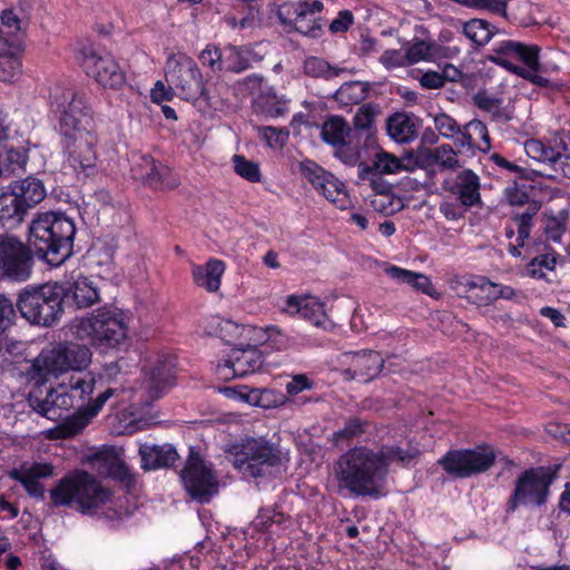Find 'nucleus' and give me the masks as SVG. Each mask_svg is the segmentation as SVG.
<instances>
[{"instance_id": "13d9d810", "label": "nucleus", "mask_w": 570, "mask_h": 570, "mask_svg": "<svg viewBox=\"0 0 570 570\" xmlns=\"http://www.w3.org/2000/svg\"><path fill=\"white\" fill-rule=\"evenodd\" d=\"M377 115V109L371 104L361 106L353 117V124L356 129L370 130Z\"/></svg>"}, {"instance_id": "338daca9", "label": "nucleus", "mask_w": 570, "mask_h": 570, "mask_svg": "<svg viewBox=\"0 0 570 570\" xmlns=\"http://www.w3.org/2000/svg\"><path fill=\"white\" fill-rule=\"evenodd\" d=\"M504 198L511 206H522L528 202L529 196L523 187L514 183L505 188Z\"/></svg>"}, {"instance_id": "2eb2a0df", "label": "nucleus", "mask_w": 570, "mask_h": 570, "mask_svg": "<svg viewBox=\"0 0 570 570\" xmlns=\"http://www.w3.org/2000/svg\"><path fill=\"white\" fill-rule=\"evenodd\" d=\"M299 167L305 179L328 202L341 209L348 206L350 198L345 186L333 174L324 170L312 160L302 161Z\"/></svg>"}, {"instance_id": "bb28decb", "label": "nucleus", "mask_w": 570, "mask_h": 570, "mask_svg": "<svg viewBox=\"0 0 570 570\" xmlns=\"http://www.w3.org/2000/svg\"><path fill=\"white\" fill-rule=\"evenodd\" d=\"M8 187L17 196L27 212L41 203L47 195L42 180L33 176L12 180Z\"/></svg>"}, {"instance_id": "c756f323", "label": "nucleus", "mask_w": 570, "mask_h": 570, "mask_svg": "<svg viewBox=\"0 0 570 570\" xmlns=\"http://www.w3.org/2000/svg\"><path fill=\"white\" fill-rule=\"evenodd\" d=\"M524 150L530 158L551 165L562 164V160L568 158L567 148L562 140H556V145L550 146L538 139H529L524 142Z\"/></svg>"}, {"instance_id": "cd10ccee", "label": "nucleus", "mask_w": 570, "mask_h": 570, "mask_svg": "<svg viewBox=\"0 0 570 570\" xmlns=\"http://www.w3.org/2000/svg\"><path fill=\"white\" fill-rule=\"evenodd\" d=\"M455 145L461 149H478L488 153L491 149V140L487 126L479 119L469 121L462 128L461 136L455 140Z\"/></svg>"}, {"instance_id": "5fc2aeb1", "label": "nucleus", "mask_w": 570, "mask_h": 570, "mask_svg": "<svg viewBox=\"0 0 570 570\" xmlns=\"http://www.w3.org/2000/svg\"><path fill=\"white\" fill-rule=\"evenodd\" d=\"M336 98L344 104H355L365 97V87L361 81L343 83L335 94Z\"/></svg>"}, {"instance_id": "ddd939ff", "label": "nucleus", "mask_w": 570, "mask_h": 570, "mask_svg": "<svg viewBox=\"0 0 570 570\" xmlns=\"http://www.w3.org/2000/svg\"><path fill=\"white\" fill-rule=\"evenodd\" d=\"M552 476L544 468H532L523 472L515 481V487L508 501L509 510L519 507H540L546 503Z\"/></svg>"}, {"instance_id": "393cba45", "label": "nucleus", "mask_w": 570, "mask_h": 570, "mask_svg": "<svg viewBox=\"0 0 570 570\" xmlns=\"http://www.w3.org/2000/svg\"><path fill=\"white\" fill-rule=\"evenodd\" d=\"M252 325H239L230 320L220 316H212L206 324V332L217 336L228 344H236L242 338L250 341L253 334Z\"/></svg>"}, {"instance_id": "ea45409f", "label": "nucleus", "mask_w": 570, "mask_h": 570, "mask_svg": "<svg viewBox=\"0 0 570 570\" xmlns=\"http://www.w3.org/2000/svg\"><path fill=\"white\" fill-rule=\"evenodd\" d=\"M559 255L547 252L533 257L525 266V275L546 283H551L549 275L554 273Z\"/></svg>"}, {"instance_id": "bf43d9fd", "label": "nucleus", "mask_w": 570, "mask_h": 570, "mask_svg": "<svg viewBox=\"0 0 570 570\" xmlns=\"http://www.w3.org/2000/svg\"><path fill=\"white\" fill-rule=\"evenodd\" d=\"M199 60L203 66L210 68L212 70H222L225 68L224 63V50L220 51L215 46H207L199 55Z\"/></svg>"}, {"instance_id": "dca6fc26", "label": "nucleus", "mask_w": 570, "mask_h": 570, "mask_svg": "<svg viewBox=\"0 0 570 570\" xmlns=\"http://www.w3.org/2000/svg\"><path fill=\"white\" fill-rule=\"evenodd\" d=\"M282 312L299 316L317 328L330 331L334 323L330 318L325 303L312 295H288L284 298Z\"/></svg>"}, {"instance_id": "423d86ee", "label": "nucleus", "mask_w": 570, "mask_h": 570, "mask_svg": "<svg viewBox=\"0 0 570 570\" xmlns=\"http://www.w3.org/2000/svg\"><path fill=\"white\" fill-rule=\"evenodd\" d=\"M75 328L78 338L95 346L114 348L128 337L129 316L119 308L102 307L79 320Z\"/></svg>"}, {"instance_id": "0eeeda50", "label": "nucleus", "mask_w": 570, "mask_h": 570, "mask_svg": "<svg viewBox=\"0 0 570 570\" xmlns=\"http://www.w3.org/2000/svg\"><path fill=\"white\" fill-rule=\"evenodd\" d=\"M234 450L230 462L244 476L267 475L286 460L277 446L262 438L247 439Z\"/></svg>"}, {"instance_id": "412c9836", "label": "nucleus", "mask_w": 570, "mask_h": 570, "mask_svg": "<svg viewBox=\"0 0 570 570\" xmlns=\"http://www.w3.org/2000/svg\"><path fill=\"white\" fill-rule=\"evenodd\" d=\"M55 475V466L48 462H23L19 468L12 470L9 476L20 482L27 493L37 499H43L45 488L41 479Z\"/></svg>"}, {"instance_id": "4d7b16f0", "label": "nucleus", "mask_w": 570, "mask_h": 570, "mask_svg": "<svg viewBox=\"0 0 570 570\" xmlns=\"http://www.w3.org/2000/svg\"><path fill=\"white\" fill-rule=\"evenodd\" d=\"M535 210H527L521 215H517L512 218L517 227V242L519 246H524L525 240L530 237L531 229L533 227V216Z\"/></svg>"}, {"instance_id": "6e6d98bb", "label": "nucleus", "mask_w": 570, "mask_h": 570, "mask_svg": "<svg viewBox=\"0 0 570 570\" xmlns=\"http://www.w3.org/2000/svg\"><path fill=\"white\" fill-rule=\"evenodd\" d=\"M383 271L395 283L401 285H409L414 291H416V283L419 281L417 277L422 276V273H416L395 265H385Z\"/></svg>"}, {"instance_id": "680f3d73", "label": "nucleus", "mask_w": 570, "mask_h": 570, "mask_svg": "<svg viewBox=\"0 0 570 570\" xmlns=\"http://www.w3.org/2000/svg\"><path fill=\"white\" fill-rule=\"evenodd\" d=\"M469 207L463 205L458 197L444 198L440 205V212L450 220L462 218Z\"/></svg>"}, {"instance_id": "1a4fd4ad", "label": "nucleus", "mask_w": 570, "mask_h": 570, "mask_svg": "<svg viewBox=\"0 0 570 570\" xmlns=\"http://www.w3.org/2000/svg\"><path fill=\"white\" fill-rule=\"evenodd\" d=\"M165 79L181 99L194 101L203 97L209 105L214 98L205 88L203 75L193 58L184 52L171 53L165 63Z\"/></svg>"}, {"instance_id": "7ed1b4c3", "label": "nucleus", "mask_w": 570, "mask_h": 570, "mask_svg": "<svg viewBox=\"0 0 570 570\" xmlns=\"http://www.w3.org/2000/svg\"><path fill=\"white\" fill-rule=\"evenodd\" d=\"M60 104L59 135L63 166L77 176L96 171L98 135L95 115L83 95L67 91Z\"/></svg>"}, {"instance_id": "b1692460", "label": "nucleus", "mask_w": 570, "mask_h": 570, "mask_svg": "<svg viewBox=\"0 0 570 570\" xmlns=\"http://www.w3.org/2000/svg\"><path fill=\"white\" fill-rule=\"evenodd\" d=\"M323 10L321 1L308 3L306 1L298 2L294 8L295 18L292 21L293 27L299 33L316 38L321 35L322 24L320 13Z\"/></svg>"}, {"instance_id": "f704fd0d", "label": "nucleus", "mask_w": 570, "mask_h": 570, "mask_svg": "<svg viewBox=\"0 0 570 570\" xmlns=\"http://www.w3.org/2000/svg\"><path fill=\"white\" fill-rule=\"evenodd\" d=\"M21 46L0 39V81L11 82L21 72V62L18 52Z\"/></svg>"}, {"instance_id": "69168bd1", "label": "nucleus", "mask_w": 570, "mask_h": 570, "mask_svg": "<svg viewBox=\"0 0 570 570\" xmlns=\"http://www.w3.org/2000/svg\"><path fill=\"white\" fill-rule=\"evenodd\" d=\"M175 88L168 83V86L161 81L158 80L155 82L151 91H150V98L151 101L155 104H163L165 101H170L175 95Z\"/></svg>"}, {"instance_id": "f8f14e48", "label": "nucleus", "mask_w": 570, "mask_h": 570, "mask_svg": "<svg viewBox=\"0 0 570 570\" xmlns=\"http://www.w3.org/2000/svg\"><path fill=\"white\" fill-rule=\"evenodd\" d=\"M180 479L186 492L199 503L209 502L218 493L219 479L213 465L194 451L180 471Z\"/></svg>"}, {"instance_id": "603ef678", "label": "nucleus", "mask_w": 570, "mask_h": 570, "mask_svg": "<svg viewBox=\"0 0 570 570\" xmlns=\"http://www.w3.org/2000/svg\"><path fill=\"white\" fill-rule=\"evenodd\" d=\"M257 132L266 145L273 149H282L289 137L288 130L272 126L257 127Z\"/></svg>"}, {"instance_id": "3c124183", "label": "nucleus", "mask_w": 570, "mask_h": 570, "mask_svg": "<svg viewBox=\"0 0 570 570\" xmlns=\"http://www.w3.org/2000/svg\"><path fill=\"white\" fill-rule=\"evenodd\" d=\"M540 48L537 45H525L515 41L513 62H521V68H532L539 66Z\"/></svg>"}, {"instance_id": "4c0bfd02", "label": "nucleus", "mask_w": 570, "mask_h": 570, "mask_svg": "<svg viewBox=\"0 0 570 570\" xmlns=\"http://www.w3.org/2000/svg\"><path fill=\"white\" fill-rule=\"evenodd\" d=\"M387 135L396 142L412 141L416 136L413 118L405 112H396L386 120Z\"/></svg>"}, {"instance_id": "774afa93", "label": "nucleus", "mask_w": 570, "mask_h": 570, "mask_svg": "<svg viewBox=\"0 0 570 570\" xmlns=\"http://www.w3.org/2000/svg\"><path fill=\"white\" fill-rule=\"evenodd\" d=\"M14 308L12 303L0 295V335L12 324Z\"/></svg>"}, {"instance_id": "f3484780", "label": "nucleus", "mask_w": 570, "mask_h": 570, "mask_svg": "<svg viewBox=\"0 0 570 570\" xmlns=\"http://www.w3.org/2000/svg\"><path fill=\"white\" fill-rule=\"evenodd\" d=\"M342 375L345 380L367 383L375 379L383 368L384 360L374 351L347 352L341 356Z\"/></svg>"}, {"instance_id": "8fccbe9b", "label": "nucleus", "mask_w": 570, "mask_h": 570, "mask_svg": "<svg viewBox=\"0 0 570 570\" xmlns=\"http://www.w3.org/2000/svg\"><path fill=\"white\" fill-rule=\"evenodd\" d=\"M430 158L442 170H455L460 168V160L455 150L450 145H441L430 151Z\"/></svg>"}, {"instance_id": "9d476101", "label": "nucleus", "mask_w": 570, "mask_h": 570, "mask_svg": "<svg viewBox=\"0 0 570 570\" xmlns=\"http://www.w3.org/2000/svg\"><path fill=\"white\" fill-rule=\"evenodd\" d=\"M498 452L488 444L481 443L471 449L448 451L438 463L454 479H468L489 471L497 461Z\"/></svg>"}, {"instance_id": "7c9ffc66", "label": "nucleus", "mask_w": 570, "mask_h": 570, "mask_svg": "<svg viewBox=\"0 0 570 570\" xmlns=\"http://www.w3.org/2000/svg\"><path fill=\"white\" fill-rule=\"evenodd\" d=\"M112 394V389L106 390L105 392L100 393L92 402H89L83 409L82 413L67 421L62 426L65 435L70 436L80 433L87 426L89 421L96 416L98 412L104 407Z\"/></svg>"}, {"instance_id": "f03ea898", "label": "nucleus", "mask_w": 570, "mask_h": 570, "mask_svg": "<svg viewBox=\"0 0 570 570\" xmlns=\"http://www.w3.org/2000/svg\"><path fill=\"white\" fill-rule=\"evenodd\" d=\"M420 455L417 446L383 445L379 450L354 446L335 461L333 475L343 495L379 498L383 494L390 465L407 466Z\"/></svg>"}, {"instance_id": "20e7f679", "label": "nucleus", "mask_w": 570, "mask_h": 570, "mask_svg": "<svg viewBox=\"0 0 570 570\" xmlns=\"http://www.w3.org/2000/svg\"><path fill=\"white\" fill-rule=\"evenodd\" d=\"M50 499L55 505L72 507L83 513L106 508L105 514L110 520L129 514L120 500H115L110 491L86 471H76L61 479L51 489Z\"/></svg>"}, {"instance_id": "79ce46f5", "label": "nucleus", "mask_w": 570, "mask_h": 570, "mask_svg": "<svg viewBox=\"0 0 570 570\" xmlns=\"http://www.w3.org/2000/svg\"><path fill=\"white\" fill-rule=\"evenodd\" d=\"M304 71L312 77L333 79L342 75H352L354 69L331 66L322 58L309 57L304 62Z\"/></svg>"}, {"instance_id": "37998d69", "label": "nucleus", "mask_w": 570, "mask_h": 570, "mask_svg": "<svg viewBox=\"0 0 570 570\" xmlns=\"http://www.w3.org/2000/svg\"><path fill=\"white\" fill-rule=\"evenodd\" d=\"M374 189L377 193L371 200V204L376 212L391 215L402 209V199L394 196L386 184L376 183V188Z\"/></svg>"}, {"instance_id": "58836bf2", "label": "nucleus", "mask_w": 570, "mask_h": 570, "mask_svg": "<svg viewBox=\"0 0 570 570\" xmlns=\"http://www.w3.org/2000/svg\"><path fill=\"white\" fill-rule=\"evenodd\" d=\"M456 197L465 206L471 207L480 200L479 177L470 169H465L456 178Z\"/></svg>"}, {"instance_id": "de8ad7c7", "label": "nucleus", "mask_w": 570, "mask_h": 570, "mask_svg": "<svg viewBox=\"0 0 570 570\" xmlns=\"http://www.w3.org/2000/svg\"><path fill=\"white\" fill-rule=\"evenodd\" d=\"M21 21L18 14L11 10H3L0 14V39L16 42L20 46Z\"/></svg>"}, {"instance_id": "a18cd8bd", "label": "nucleus", "mask_w": 570, "mask_h": 570, "mask_svg": "<svg viewBox=\"0 0 570 570\" xmlns=\"http://www.w3.org/2000/svg\"><path fill=\"white\" fill-rule=\"evenodd\" d=\"M96 460L104 462L106 465V474L119 481H130L131 473L129 468L124 461L116 455L114 451L100 452L97 454Z\"/></svg>"}, {"instance_id": "aec40b11", "label": "nucleus", "mask_w": 570, "mask_h": 570, "mask_svg": "<svg viewBox=\"0 0 570 570\" xmlns=\"http://www.w3.org/2000/svg\"><path fill=\"white\" fill-rule=\"evenodd\" d=\"M365 145L373 150L374 160L372 166H368L366 163L358 165V178L370 180L373 188H376V183H379V178H374L377 174L393 175L402 170H410L404 160L380 149L370 136Z\"/></svg>"}, {"instance_id": "f257e3e1", "label": "nucleus", "mask_w": 570, "mask_h": 570, "mask_svg": "<svg viewBox=\"0 0 570 570\" xmlns=\"http://www.w3.org/2000/svg\"><path fill=\"white\" fill-rule=\"evenodd\" d=\"M91 362V351L86 345L66 344L42 351L32 362L29 375L33 380L49 381L51 377L72 371L68 381H62L57 387L47 392L46 399L40 397V391L29 394L30 406L49 420L63 419L62 411L72 407L82 409L86 400L92 394L95 376L82 373Z\"/></svg>"}, {"instance_id": "72a5a7b5", "label": "nucleus", "mask_w": 570, "mask_h": 570, "mask_svg": "<svg viewBox=\"0 0 570 570\" xmlns=\"http://www.w3.org/2000/svg\"><path fill=\"white\" fill-rule=\"evenodd\" d=\"M262 59V56L255 52L253 47H237L229 45L224 48L225 69L234 72H242L248 69L254 62Z\"/></svg>"}, {"instance_id": "9b49d317", "label": "nucleus", "mask_w": 570, "mask_h": 570, "mask_svg": "<svg viewBox=\"0 0 570 570\" xmlns=\"http://www.w3.org/2000/svg\"><path fill=\"white\" fill-rule=\"evenodd\" d=\"M77 60L86 75L106 89L120 90L127 83L126 72L109 52L83 46L77 53Z\"/></svg>"}, {"instance_id": "0e129e2a", "label": "nucleus", "mask_w": 570, "mask_h": 570, "mask_svg": "<svg viewBox=\"0 0 570 570\" xmlns=\"http://www.w3.org/2000/svg\"><path fill=\"white\" fill-rule=\"evenodd\" d=\"M380 62L386 69H394L407 66L405 52L397 49L385 50L380 57Z\"/></svg>"}, {"instance_id": "4be33fe9", "label": "nucleus", "mask_w": 570, "mask_h": 570, "mask_svg": "<svg viewBox=\"0 0 570 570\" xmlns=\"http://www.w3.org/2000/svg\"><path fill=\"white\" fill-rule=\"evenodd\" d=\"M61 302L78 308H85L99 301V289L88 277L78 275L69 281L58 283Z\"/></svg>"}, {"instance_id": "052dcab7", "label": "nucleus", "mask_w": 570, "mask_h": 570, "mask_svg": "<svg viewBox=\"0 0 570 570\" xmlns=\"http://www.w3.org/2000/svg\"><path fill=\"white\" fill-rule=\"evenodd\" d=\"M335 156L341 159L345 165L347 166H357L361 163H364L362 160L361 150L351 146L350 144H346L343 141L342 144L335 146Z\"/></svg>"}, {"instance_id": "e433bc0d", "label": "nucleus", "mask_w": 570, "mask_h": 570, "mask_svg": "<svg viewBox=\"0 0 570 570\" xmlns=\"http://www.w3.org/2000/svg\"><path fill=\"white\" fill-rule=\"evenodd\" d=\"M466 297L479 306H488L497 301V283L484 276H478L466 282Z\"/></svg>"}, {"instance_id": "c9c22d12", "label": "nucleus", "mask_w": 570, "mask_h": 570, "mask_svg": "<svg viewBox=\"0 0 570 570\" xmlns=\"http://www.w3.org/2000/svg\"><path fill=\"white\" fill-rule=\"evenodd\" d=\"M250 341L254 344H267L275 351H286L294 344V340L276 325L254 326Z\"/></svg>"}, {"instance_id": "473e14b6", "label": "nucleus", "mask_w": 570, "mask_h": 570, "mask_svg": "<svg viewBox=\"0 0 570 570\" xmlns=\"http://www.w3.org/2000/svg\"><path fill=\"white\" fill-rule=\"evenodd\" d=\"M407 66L440 59V46L432 40L413 38L404 47Z\"/></svg>"}, {"instance_id": "2f4dec72", "label": "nucleus", "mask_w": 570, "mask_h": 570, "mask_svg": "<svg viewBox=\"0 0 570 570\" xmlns=\"http://www.w3.org/2000/svg\"><path fill=\"white\" fill-rule=\"evenodd\" d=\"M27 213L8 186L0 190V224L9 227L17 226L24 220Z\"/></svg>"}, {"instance_id": "864d4df0", "label": "nucleus", "mask_w": 570, "mask_h": 570, "mask_svg": "<svg viewBox=\"0 0 570 570\" xmlns=\"http://www.w3.org/2000/svg\"><path fill=\"white\" fill-rule=\"evenodd\" d=\"M234 169L242 178L250 181H261L262 175L257 163L246 159L244 156L235 155L233 157Z\"/></svg>"}, {"instance_id": "a211bd4d", "label": "nucleus", "mask_w": 570, "mask_h": 570, "mask_svg": "<svg viewBox=\"0 0 570 570\" xmlns=\"http://www.w3.org/2000/svg\"><path fill=\"white\" fill-rule=\"evenodd\" d=\"M263 364L258 350L247 345L245 348H233L224 362L217 364V373L224 380L243 377L256 372Z\"/></svg>"}, {"instance_id": "a878e982", "label": "nucleus", "mask_w": 570, "mask_h": 570, "mask_svg": "<svg viewBox=\"0 0 570 570\" xmlns=\"http://www.w3.org/2000/svg\"><path fill=\"white\" fill-rule=\"evenodd\" d=\"M225 269V263L217 258H210L204 265L193 264V281L198 287L209 293H216L220 287Z\"/></svg>"}, {"instance_id": "4468645a", "label": "nucleus", "mask_w": 570, "mask_h": 570, "mask_svg": "<svg viewBox=\"0 0 570 570\" xmlns=\"http://www.w3.org/2000/svg\"><path fill=\"white\" fill-rule=\"evenodd\" d=\"M31 254L16 236L0 235V276L24 281L30 276Z\"/></svg>"}, {"instance_id": "49530a36", "label": "nucleus", "mask_w": 570, "mask_h": 570, "mask_svg": "<svg viewBox=\"0 0 570 570\" xmlns=\"http://www.w3.org/2000/svg\"><path fill=\"white\" fill-rule=\"evenodd\" d=\"M350 131L348 124L342 117H332L323 124L322 138L335 147L345 141Z\"/></svg>"}, {"instance_id": "6e6552de", "label": "nucleus", "mask_w": 570, "mask_h": 570, "mask_svg": "<svg viewBox=\"0 0 570 570\" xmlns=\"http://www.w3.org/2000/svg\"><path fill=\"white\" fill-rule=\"evenodd\" d=\"M61 289L58 283H47L29 287L20 293L17 306L21 315L31 324L53 325L62 313Z\"/></svg>"}, {"instance_id": "c03bdc74", "label": "nucleus", "mask_w": 570, "mask_h": 570, "mask_svg": "<svg viewBox=\"0 0 570 570\" xmlns=\"http://www.w3.org/2000/svg\"><path fill=\"white\" fill-rule=\"evenodd\" d=\"M463 35L474 45H487L494 35V27L482 19H471L462 26Z\"/></svg>"}, {"instance_id": "39448f33", "label": "nucleus", "mask_w": 570, "mask_h": 570, "mask_svg": "<svg viewBox=\"0 0 570 570\" xmlns=\"http://www.w3.org/2000/svg\"><path fill=\"white\" fill-rule=\"evenodd\" d=\"M76 228L61 213H40L30 223L28 242L48 264L58 266L71 254Z\"/></svg>"}, {"instance_id": "c85d7f7f", "label": "nucleus", "mask_w": 570, "mask_h": 570, "mask_svg": "<svg viewBox=\"0 0 570 570\" xmlns=\"http://www.w3.org/2000/svg\"><path fill=\"white\" fill-rule=\"evenodd\" d=\"M139 454L141 458V466L145 470L167 468L173 465L178 459L176 449L170 444H141Z\"/></svg>"}, {"instance_id": "09e8293b", "label": "nucleus", "mask_w": 570, "mask_h": 570, "mask_svg": "<svg viewBox=\"0 0 570 570\" xmlns=\"http://www.w3.org/2000/svg\"><path fill=\"white\" fill-rule=\"evenodd\" d=\"M429 116L433 119L434 127L442 137L455 141L461 136L462 128L450 115L439 111L430 112Z\"/></svg>"}, {"instance_id": "e2e57ef3", "label": "nucleus", "mask_w": 570, "mask_h": 570, "mask_svg": "<svg viewBox=\"0 0 570 570\" xmlns=\"http://www.w3.org/2000/svg\"><path fill=\"white\" fill-rule=\"evenodd\" d=\"M263 107L269 117L277 118L287 112V100L283 97L267 96L263 101Z\"/></svg>"}, {"instance_id": "5701e85b", "label": "nucleus", "mask_w": 570, "mask_h": 570, "mask_svg": "<svg viewBox=\"0 0 570 570\" xmlns=\"http://www.w3.org/2000/svg\"><path fill=\"white\" fill-rule=\"evenodd\" d=\"M135 179L159 189H173L178 186V180L170 177L168 167L157 164L149 155H142L132 167Z\"/></svg>"}, {"instance_id": "6ab92c4d", "label": "nucleus", "mask_w": 570, "mask_h": 570, "mask_svg": "<svg viewBox=\"0 0 570 570\" xmlns=\"http://www.w3.org/2000/svg\"><path fill=\"white\" fill-rule=\"evenodd\" d=\"M173 361L167 356H154L144 368L141 390L147 394L148 402L158 399L174 383Z\"/></svg>"}, {"instance_id": "a19ab883", "label": "nucleus", "mask_w": 570, "mask_h": 570, "mask_svg": "<svg viewBox=\"0 0 570 570\" xmlns=\"http://www.w3.org/2000/svg\"><path fill=\"white\" fill-rule=\"evenodd\" d=\"M514 48V40H501L492 46L487 57L495 65L501 66L517 75L521 69V66L513 62Z\"/></svg>"}]
</instances>
